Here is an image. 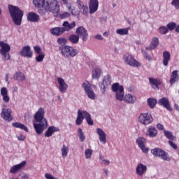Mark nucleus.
I'll return each instance as SVG.
<instances>
[{"instance_id":"1","label":"nucleus","mask_w":179,"mask_h":179,"mask_svg":"<svg viewBox=\"0 0 179 179\" xmlns=\"http://www.w3.org/2000/svg\"><path fill=\"white\" fill-rule=\"evenodd\" d=\"M32 3L41 16L48 15L49 12L55 15L59 13V6L57 0H33Z\"/></svg>"},{"instance_id":"2","label":"nucleus","mask_w":179,"mask_h":179,"mask_svg":"<svg viewBox=\"0 0 179 179\" xmlns=\"http://www.w3.org/2000/svg\"><path fill=\"white\" fill-rule=\"evenodd\" d=\"M44 108H40L34 116L36 122H38L34 123V128L38 135H41L48 127V122L44 118Z\"/></svg>"},{"instance_id":"3","label":"nucleus","mask_w":179,"mask_h":179,"mask_svg":"<svg viewBox=\"0 0 179 179\" xmlns=\"http://www.w3.org/2000/svg\"><path fill=\"white\" fill-rule=\"evenodd\" d=\"M112 91L116 94L115 99L119 101H126L129 104H134L136 101V97L132 96L131 94H126L124 99V86L120 85V83H115L112 85Z\"/></svg>"},{"instance_id":"4","label":"nucleus","mask_w":179,"mask_h":179,"mask_svg":"<svg viewBox=\"0 0 179 179\" xmlns=\"http://www.w3.org/2000/svg\"><path fill=\"white\" fill-rule=\"evenodd\" d=\"M8 10L15 24L20 26L22 24V19H23V10L13 5H8Z\"/></svg>"},{"instance_id":"5","label":"nucleus","mask_w":179,"mask_h":179,"mask_svg":"<svg viewBox=\"0 0 179 179\" xmlns=\"http://www.w3.org/2000/svg\"><path fill=\"white\" fill-rule=\"evenodd\" d=\"M85 118L86 119L88 125H93V124H94L93 120H92V116L89 113L79 109L78 111V116L76 120V125H80L82 122H83V120H85Z\"/></svg>"},{"instance_id":"6","label":"nucleus","mask_w":179,"mask_h":179,"mask_svg":"<svg viewBox=\"0 0 179 179\" xmlns=\"http://www.w3.org/2000/svg\"><path fill=\"white\" fill-rule=\"evenodd\" d=\"M151 153L156 156V157H159L164 162H170L171 160V157L169 156V154L166 152L164 150H162V148H157L151 150Z\"/></svg>"},{"instance_id":"7","label":"nucleus","mask_w":179,"mask_h":179,"mask_svg":"<svg viewBox=\"0 0 179 179\" xmlns=\"http://www.w3.org/2000/svg\"><path fill=\"white\" fill-rule=\"evenodd\" d=\"M1 50L0 54L4 57L6 61H9L10 59V55H9V51H10V45L8 43H5L3 41H1Z\"/></svg>"},{"instance_id":"8","label":"nucleus","mask_w":179,"mask_h":179,"mask_svg":"<svg viewBox=\"0 0 179 179\" xmlns=\"http://www.w3.org/2000/svg\"><path fill=\"white\" fill-rule=\"evenodd\" d=\"M138 122L143 125H149L153 122V117L150 113H141L138 117Z\"/></svg>"},{"instance_id":"9","label":"nucleus","mask_w":179,"mask_h":179,"mask_svg":"<svg viewBox=\"0 0 179 179\" xmlns=\"http://www.w3.org/2000/svg\"><path fill=\"white\" fill-rule=\"evenodd\" d=\"M110 85H111V76L108 74L103 77V82L99 83L101 92L103 94L106 93V90L108 89Z\"/></svg>"},{"instance_id":"10","label":"nucleus","mask_w":179,"mask_h":179,"mask_svg":"<svg viewBox=\"0 0 179 179\" xmlns=\"http://www.w3.org/2000/svg\"><path fill=\"white\" fill-rule=\"evenodd\" d=\"M123 59L127 65H129L130 66H135L136 68H138V66H141V63L139 62L136 61L135 59V57L131 55H125L123 57Z\"/></svg>"},{"instance_id":"11","label":"nucleus","mask_w":179,"mask_h":179,"mask_svg":"<svg viewBox=\"0 0 179 179\" xmlns=\"http://www.w3.org/2000/svg\"><path fill=\"white\" fill-rule=\"evenodd\" d=\"M83 87L85 93H87V96H88L89 99L94 100V99L96 97V94H94V92H93L92 85L89 83V82H86L83 84Z\"/></svg>"},{"instance_id":"12","label":"nucleus","mask_w":179,"mask_h":179,"mask_svg":"<svg viewBox=\"0 0 179 179\" xmlns=\"http://www.w3.org/2000/svg\"><path fill=\"white\" fill-rule=\"evenodd\" d=\"M76 33L81 37L83 41H87V38H89V34H87V30L84 28L83 26H80L77 28Z\"/></svg>"},{"instance_id":"13","label":"nucleus","mask_w":179,"mask_h":179,"mask_svg":"<svg viewBox=\"0 0 179 179\" xmlns=\"http://www.w3.org/2000/svg\"><path fill=\"white\" fill-rule=\"evenodd\" d=\"M146 171H148V166H146V165L142 163L138 164L136 168V173L137 176H139V177H142L143 174H145Z\"/></svg>"},{"instance_id":"14","label":"nucleus","mask_w":179,"mask_h":179,"mask_svg":"<svg viewBox=\"0 0 179 179\" xmlns=\"http://www.w3.org/2000/svg\"><path fill=\"white\" fill-rule=\"evenodd\" d=\"M26 166V161L22 162L20 164L13 166L10 169L11 174H16L20 170H23V168Z\"/></svg>"},{"instance_id":"15","label":"nucleus","mask_w":179,"mask_h":179,"mask_svg":"<svg viewBox=\"0 0 179 179\" xmlns=\"http://www.w3.org/2000/svg\"><path fill=\"white\" fill-rule=\"evenodd\" d=\"M20 55L21 57H24L26 58H31V57H33V52L30 49V46H24L20 51Z\"/></svg>"},{"instance_id":"16","label":"nucleus","mask_w":179,"mask_h":179,"mask_svg":"<svg viewBox=\"0 0 179 179\" xmlns=\"http://www.w3.org/2000/svg\"><path fill=\"white\" fill-rule=\"evenodd\" d=\"M145 141L146 140L143 137H140L136 139V143L138 145V148H140L142 152H143V153H148V152H149V148L145 146Z\"/></svg>"},{"instance_id":"17","label":"nucleus","mask_w":179,"mask_h":179,"mask_svg":"<svg viewBox=\"0 0 179 179\" xmlns=\"http://www.w3.org/2000/svg\"><path fill=\"white\" fill-rule=\"evenodd\" d=\"M1 117H3L5 121H12V109L3 108L1 112Z\"/></svg>"},{"instance_id":"18","label":"nucleus","mask_w":179,"mask_h":179,"mask_svg":"<svg viewBox=\"0 0 179 179\" xmlns=\"http://www.w3.org/2000/svg\"><path fill=\"white\" fill-rule=\"evenodd\" d=\"M57 82L59 83V92H61V93H65L68 89V84L65 83V80L59 77L57 78Z\"/></svg>"},{"instance_id":"19","label":"nucleus","mask_w":179,"mask_h":179,"mask_svg":"<svg viewBox=\"0 0 179 179\" xmlns=\"http://www.w3.org/2000/svg\"><path fill=\"white\" fill-rule=\"evenodd\" d=\"M96 134L99 135V141L101 143L106 145L107 143V134L101 128L96 129Z\"/></svg>"},{"instance_id":"20","label":"nucleus","mask_w":179,"mask_h":179,"mask_svg":"<svg viewBox=\"0 0 179 179\" xmlns=\"http://www.w3.org/2000/svg\"><path fill=\"white\" fill-rule=\"evenodd\" d=\"M27 20L32 23H38L40 22V15L34 12H30L27 14Z\"/></svg>"},{"instance_id":"21","label":"nucleus","mask_w":179,"mask_h":179,"mask_svg":"<svg viewBox=\"0 0 179 179\" xmlns=\"http://www.w3.org/2000/svg\"><path fill=\"white\" fill-rule=\"evenodd\" d=\"M89 8L90 15H93V13L97 12V9H99V1L90 0Z\"/></svg>"},{"instance_id":"22","label":"nucleus","mask_w":179,"mask_h":179,"mask_svg":"<svg viewBox=\"0 0 179 179\" xmlns=\"http://www.w3.org/2000/svg\"><path fill=\"white\" fill-rule=\"evenodd\" d=\"M63 27H62V30L63 33L65 31H69V30H72L76 26V22H73L71 24L69 23L68 21H64L62 24Z\"/></svg>"},{"instance_id":"23","label":"nucleus","mask_w":179,"mask_h":179,"mask_svg":"<svg viewBox=\"0 0 179 179\" xmlns=\"http://www.w3.org/2000/svg\"><path fill=\"white\" fill-rule=\"evenodd\" d=\"M158 104H159V106H163V107L169 110V111H173V108L170 107V102L169 101V99L166 97H163L159 99Z\"/></svg>"},{"instance_id":"24","label":"nucleus","mask_w":179,"mask_h":179,"mask_svg":"<svg viewBox=\"0 0 179 179\" xmlns=\"http://www.w3.org/2000/svg\"><path fill=\"white\" fill-rule=\"evenodd\" d=\"M54 132H59V128L56 127L55 126L49 127L45 134V138H50V136H52Z\"/></svg>"},{"instance_id":"25","label":"nucleus","mask_w":179,"mask_h":179,"mask_svg":"<svg viewBox=\"0 0 179 179\" xmlns=\"http://www.w3.org/2000/svg\"><path fill=\"white\" fill-rule=\"evenodd\" d=\"M69 45L59 47V51H60L61 55L64 58H69Z\"/></svg>"},{"instance_id":"26","label":"nucleus","mask_w":179,"mask_h":179,"mask_svg":"<svg viewBox=\"0 0 179 179\" xmlns=\"http://www.w3.org/2000/svg\"><path fill=\"white\" fill-rule=\"evenodd\" d=\"M1 94L4 103H9V101H10V98L8 95V89H6V87H2L1 89Z\"/></svg>"},{"instance_id":"27","label":"nucleus","mask_w":179,"mask_h":179,"mask_svg":"<svg viewBox=\"0 0 179 179\" xmlns=\"http://www.w3.org/2000/svg\"><path fill=\"white\" fill-rule=\"evenodd\" d=\"M171 55L169 51H164L163 52V65L164 66H167L169 65V61L171 59Z\"/></svg>"},{"instance_id":"28","label":"nucleus","mask_w":179,"mask_h":179,"mask_svg":"<svg viewBox=\"0 0 179 179\" xmlns=\"http://www.w3.org/2000/svg\"><path fill=\"white\" fill-rule=\"evenodd\" d=\"M147 136L150 138H155L157 136V129L153 126H150L147 131Z\"/></svg>"},{"instance_id":"29","label":"nucleus","mask_w":179,"mask_h":179,"mask_svg":"<svg viewBox=\"0 0 179 179\" xmlns=\"http://www.w3.org/2000/svg\"><path fill=\"white\" fill-rule=\"evenodd\" d=\"M178 80H179L178 71L175 70L172 72L169 82L171 85H174V83L178 81Z\"/></svg>"},{"instance_id":"30","label":"nucleus","mask_w":179,"mask_h":179,"mask_svg":"<svg viewBox=\"0 0 179 179\" xmlns=\"http://www.w3.org/2000/svg\"><path fill=\"white\" fill-rule=\"evenodd\" d=\"M50 33L53 36H62L64 34V31H62V27H55L50 29Z\"/></svg>"},{"instance_id":"31","label":"nucleus","mask_w":179,"mask_h":179,"mask_svg":"<svg viewBox=\"0 0 179 179\" xmlns=\"http://www.w3.org/2000/svg\"><path fill=\"white\" fill-rule=\"evenodd\" d=\"M78 54H79V50L73 48V47L72 46H70L69 50V58H75V57H76Z\"/></svg>"},{"instance_id":"32","label":"nucleus","mask_w":179,"mask_h":179,"mask_svg":"<svg viewBox=\"0 0 179 179\" xmlns=\"http://www.w3.org/2000/svg\"><path fill=\"white\" fill-rule=\"evenodd\" d=\"M150 84L151 85L153 89H159V85H160V81L156 78H149Z\"/></svg>"},{"instance_id":"33","label":"nucleus","mask_w":179,"mask_h":179,"mask_svg":"<svg viewBox=\"0 0 179 179\" xmlns=\"http://www.w3.org/2000/svg\"><path fill=\"white\" fill-rule=\"evenodd\" d=\"M12 125L14 127V128H19L20 129H22L25 132H29V129L27 128V127L20 122H13L12 123Z\"/></svg>"},{"instance_id":"34","label":"nucleus","mask_w":179,"mask_h":179,"mask_svg":"<svg viewBox=\"0 0 179 179\" xmlns=\"http://www.w3.org/2000/svg\"><path fill=\"white\" fill-rule=\"evenodd\" d=\"M101 76V69L96 68L92 70V78L99 79Z\"/></svg>"},{"instance_id":"35","label":"nucleus","mask_w":179,"mask_h":179,"mask_svg":"<svg viewBox=\"0 0 179 179\" xmlns=\"http://www.w3.org/2000/svg\"><path fill=\"white\" fill-rule=\"evenodd\" d=\"M61 152H62V157L63 159H65V157L68 156V153H69V147L64 144L61 148Z\"/></svg>"},{"instance_id":"36","label":"nucleus","mask_w":179,"mask_h":179,"mask_svg":"<svg viewBox=\"0 0 179 179\" xmlns=\"http://www.w3.org/2000/svg\"><path fill=\"white\" fill-rule=\"evenodd\" d=\"M69 41L72 44H78L79 43V35L72 34L69 37Z\"/></svg>"},{"instance_id":"37","label":"nucleus","mask_w":179,"mask_h":179,"mask_svg":"<svg viewBox=\"0 0 179 179\" xmlns=\"http://www.w3.org/2000/svg\"><path fill=\"white\" fill-rule=\"evenodd\" d=\"M158 46H159V38L155 37L152 39L151 42V44L150 45V50L152 51V50H155Z\"/></svg>"},{"instance_id":"38","label":"nucleus","mask_w":179,"mask_h":179,"mask_svg":"<svg viewBox=\"0 0 179 179\" xmlns=\"http://www.w3.org/2000/svg\"><path fill=\"white\" fill-rule=\"evenodd\" d=\"M164 134L166 138H167V139H169V141H176V136L173 135V133H171V131L164 130Z\"/></svg>"},{"instance_id":"39","label":"nucleus","mask_w":179,"mask_h":179,"mask_svg":"<svg viewBox=\"0 0 179 179\" xmlns=\"http://www.w3.org/2000/svg\"><path fill=\"white\" fill-rule=\"evenodd\" d=\"M15 79L19 82H23V80H26V76L22 72H17L15 73Z\"/></svg>"},{"instance_id":"40","label":"nucleus","mask_w":179,"mask_h":179,"mask_svg":"<svg viewBox=\"0 0 179 179\" xmlns=\"http://www.w3.org/2000/svg\"><path fill=\"white\" fill-rule=\"evenodd\" d=\"M148 104L150 108H155V106L157 104V100L154 98H149L148 99Z\"/></svg>"},{"instance_id":"41","label":"nucleus","mask_w":179,"mask_h":179,"mask_svg":"<svg viewBox=\"0 0 179 179\" xmlns=\"http://www.w3.org/2000/svg\"><path fill=\"white\" fill-rule=\"evenodd\" d=\"M78 136L79 137L80 142H85L86 136H85V134L83 133V131L81 128H78Z\"/></svg>"},{"instance_id":"42","label":"nucleus","mask_w":179,"mask_h":179,"mask_svg":"<svg viewBox=\"0 0 179 179\" xmlns=\"http://www.w3.org/2000/svg\"><path fill=\"white\" fill-rule=\"evenodd\" d=\"M92 155H93V150L90 148L85 149V159H87V160H89L90 159H92Z\"/></svg>"},{"instance_id":"43","label":"nucleus","mask_w":179,"mask_h":179,"mask_svg":"<svg viewBox=\"0 0 179 179\" xmlns=\"http://www.w3.org/2000/svg\"><path fill=\"white\" fill-rule=\"evenodd\" d=\"M66 43H68V41L65 38H57V43L60 45V47H66Z\"/></svg>"},{"instance_id":"44","label":"nucleus","mask_w":179,"mask_h":179,"mask_svg":"<svg viewBox=\"0 0 179 179\" xmlns=\"http://www.w3.org/2000/svg\"><path fill=\"white\" fill-rule=\"evenodd\" d=\"M99 160L102 164L104 166H109L110 165V161L108 159H104V156L100 155H99Z\"/></svg>"},{"instance_id":"45","label":"nucleus","mask_w":179,"mask_h":179,"mask_svg":"<svg viewBox=\"0 0 179 179\" xmlns=\"http://www.w3.org/2000/svg\"><path fill=\"white\" fill-rule=\"evenodd\" d=\"M116 33L120 36L127 35L128 34V28L117 29Z\"/></svg>"},{"instance_id":"46","label":"nucleus","mask_w":179,"mask_h":179,"mask_svg":"<svg viewBox=\"0 0 179 179\" xmlns=\"http://www.w3.org/2000/svg\"><path fill=\"white\" fill-rule=\"evenodd\" d=\"M176 27H177V24L176 22H169L166 25V28L168 30H170V31H173Z\"/></svg>"},{"instance_id":"47","label":"nucleus","mask_w":179,"mask_h":179,"mask_svg":"<svg viewBox=\"0 0 179 179\" xmlns=\"http://www.w3.org/2000/svg\"><path fill=\"white\" fill-rule=\"evenodd\" d=\"M159 31L160 34H167L169 33V29L164 26L159 28Z\"/></svg>"},{"instance_id":"48","label":"nucleus","mask_w":179,"mask_h":179,"mask_svg":"<svg viewBox=\"0 0 179 179\" xmlns=\"http://www.w3.org/2000/svg\"><path fill=\"white\" fill-rule=\"evenodd\" d=\"M44 57H45L44 53L38 54V55L36 57V62H42L43 59H44Z\"/></svg>"},{"instance_id":"49","label":"nucleus","mask_w":179,"mask_h":179,"mask_svg":"<svg viewBox=\"0 0 179 179\" xmlns=\"http://www.w3.org/2000/svg\"><path fill=\"white\" fill-rule=\"evenodd\" d=\"M171 5L173 6L175 9L179 10V0H173L171 2Z\"/></svg>"},{"instance_id":"50","label":"nucleus","mask_w":179,"mask_h":179,"mask_svg":"<svg viewBox=\"0 0 179 179\" xmlns=\"http://www.w3.org/2000/svg\"><path fill=\"white\" fill-rule=\"evenodd\" d=\"M81 9H83V13L85 16H87V15H89V7H87V6H83Z\"/></svg>"},{"instance_id":"51","label":"nucleus","mask_w":179,"mask_h":179,"mask_svg":"<svg viewBox=\"0 0 179 179\" xmlns=\"http://www.w3.org/2000/svg\"><path fill=\"white\" fill-rule=\"evenodd\" d=\"M69 16H71V14L67 12H64L60 15L61 19H66V17H69Z\"/></svg>"},{"instance_id":"52","label":"nucleus","mask_w":179,"mask_h":179,"mask_svg":"<svg viewBox=\"0 0 179 179\" xmlns=\"http://www.w3.org/2000/svg\"><path fill=\"white\" fill-rule=\"evenodd\" d=\"M169 143L170 146H171V148H173V149H175V150L178 149V147L177 146V144H176L172 141H169Z\"/></svg>"},{"instance_id":"53","label":"nucleus","mask_w":179,"mask_h":179,"mask_svg":"<svg viewBox=\"0 0 179 179\" xmlns=\"http://www.w3.org/2000/svg\"><path fill=\"white\" fill-rule=\"evenodd\" d=\"M34 50L35 52H36V54H41V48H40V46L38 45L34 46Z\"/></svg>"},{"instance_id":"54","label":"nucleus","mask_w":179,"mask_h":179,"mask_svg":"<svg viewBox=\"0 0 179 179\" xmlns=\"http://www.w3.org/2000/svg\"><path fill=\"white\" fill-rule=\"evenodd\" d=\"M76 3H77L79 9H82L83 8V6H85V4H83V2H82V1H80V0H77Z\"/></svg>"},{"instance_id":"55","label":"nucleus","mask_w":179,"mask_h":179,"mask_svg":"<svg viewBox=\"0 0 179 179\" xmlns=\"http://www.w3.org/2000/svg\"><path fill=\"white\" fill-rule=\"evenodd\" d=\"M45 178L46 179H58V178H55V177H54L52 175H51L50 173H45Z\"/></svg>"},{"instance_id":"56","label":"nucleus","mask_w":179,"mask_h":179,"mask_svg":"<svg viewBox=\"0 0 179 179\" xmlns=\"http://www.w3.org/2000/svg\"><path fill=\"white\" fill-rule=\"evenodd\" d=\"M64 5H66V8L69 9V10H71L72 9V4L68 1L64 2Z\"/></svg>"},{"instance_id":"57","label":"nucleus","mask_w":179,"mask_h":179,"mask_svg":"<svg viewBox=\"0 0 179 179\" xmlns=\"http://www.w3.org/2000/svg\"><path fill=\"white\" fill-rule=\"evenodd\" d=\"M144 55H145V59H147V61L152 60V58L150 57V56L149 55H148V52H146L145 51L144 52Z\"/></svg>"},{"instance_id":"58","label":"nucleus","mask_w":179,"mask_h":179,"mask_svg":"<svg viewBox=\"0 0 179 179\" xmlns=\"http://www.w3.org/2000/svg\"><path fill=\"white\" fill-rule=\"evenodd\" d=\"M157 128L158 129H159V131H163V129H164V126H163V124L159 123L157 124Z\"/></svg>"},{"instance_id":"59","label":"nucleus","mask_w":179,"mask_h":179,"mask_svg":"<svg viewBox=\"0 0 179 179\" xmlns=\"http://www.w3.org/2000/svg\"><path fill=\"white\" fill-rule=\"evenodd\" d=\"M94 38H96V40H104L103 36L101 35H100V34L95 35L94 36Z\"/></svg>"},{"instance_id":"60","label":"nucleus","mask_w":179,"mask_h":179,"mask_svg":"<svg viewBox=\"0 0 179 179\" xmlns=\"http://www.w3.org/2000/svg\"><path fill=\"white\" fill-rule=\"evenodd\" d=\"M79 11H76V10H75V9H72L71 10V15H73V16H76L77 15H79Z\"/></svg>"},{"instance_id":"61","label":"nucleus","mask_w":179,"mask_h":179,"mask_svg":"<svg viewBox=\"0 0 179 179\" xmlns=\"http://www.w3.org/2000/svg\"><path fill=\"white\" fill-rule=\"evenodd\" d=\"M17 139L18 141H24V139H26V137L23 135H20L17 136Z\"/></svg>"},{"instance_id":"62","label":"nucleus","mask_w":179,"mask_h":179,"mask_svg":"<svg viewBox=\"0 0 179 179\" xmlns=\"http://www.w3.org/2000/svg\"><path fill=\"white\" fill-rule=\"evenodd\" d=\"M24 121H25L26 124H29V122H30V117L25 116Z\"/></svg>"},{"instance_id":"63","label":"nucleus","mask_w":179,"mask_h":179,"mask_svg":"<svg viewBox=\"0 0 179 179\" xmlns=\"http://www.w3.org/2000/svg\"><path fill=\"white\" fill-rule=\"evenodd\" d=\"M21 179H29V175L24 173Z\"/></svg>"},{"instance_id":"64","label":"nucleus","mask_w":179,"mask_h":179,"mask_svg":"<svg viewBox=\"0 0 179 179\" xmlns=\"http://www.w3.org/2000/svg\"><path fill=\"white\" fill-rule=\"evenodd\" d=\"M103 171H104V173L106 174V177H108V169H103Z\"/></svg>"}]
</instances>
